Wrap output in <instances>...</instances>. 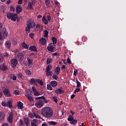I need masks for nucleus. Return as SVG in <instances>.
Wrapping results in <instances>:
<instances>
[{"instance_id":"b1692460","label":"nucleus","mask_w":126,"mask_h":126,"mask_svg":"<svg viewBox=\"0 0 126 126\" xmlns=\"http://www.w3.org/2000/svg\"><path fill=\"white\" fill-rule=\"evenodd\" d=\"M22 46L23 47V48H24V49H29V46L28 45H27V44H26V43L25 42H23L22 43Z\"/></svg>"},{"instance_id":"5fc2aeb1","label":"nucleus","mask_w":126,"mask_h":126,"mask_svg":"<svg viewBox=\"0 0 126 126\" xmlns=\"http://www.w3.org/2000/svg\"><path fill=\"white\" fill-rule=\"evenodd\" d=\"M35 81L34 79H31L30 83H32V84L35 83Z\"/></svg>"},{"instance_id":"37998d69","label":"nucleus","mask_w":126,"mask_h":126,"mask_svg":"<svg viewBox=\"0 0 126 126\" xmlns=\"http://www.w3.org/2000/svg\"><path fill=\"white\" fill-rule=\"evenodd\" d=\"M28 65H31L32 64V61L29 58H28Z\"/></svg>"},{"instance_id":"79ce46f5","label":"nucleus","mask_w":126,"mask_h":126,"mask_svg":"<svg viewBox=\"0 0 126 126\" xmlns=\"http://www.w3.org/2000/svg\"><path fill=\"white\" fill-rule=\"evenodd\" d=\"M58 123L56 122L51 121L49 123L50 125H52V126H56Z\"/></svg>"},{"instance_id":"338daca9","label":"nucleus","mask_w":126,"mask_h":126,"mask_svg":"<svg viewBox=\"0 0 126 126\" xmlns=\"http://www.w3.org/2000/svg\"><path fill=\"white\" fill-rule=\"evenodd\" d=\"M41 126H48V124L43 123V124H42V125H41Z\"/></svg>"},{"instance_id":"7c9ffc66","label":"nucleus","mask_w":126,"mask_h":126,"mask_svg":"<svg viewBox=\"0 0 126 126\" xmlns=\"http://www.w3.org/2000/svg\"><path fill=\"white\" fill-rule=\"evenodd\" d=\"M6 107H9V108H12V104L11 101H8L7 102Z\"/></svg>"},{"instance_id":"603ef678","label":"nucleus","mask_w":126,"mask_h":126,"mask_svg":"<svg viewBox=\"0 0 126 126\" xmlns=\"http://www.w3.org/2000/svg\"><path fill=\"white\" fill-rule=\"evenodd\" d=\"M14 94H15L16 95H19V91H17L16 90H15L13 92Z\"/></svg>"},{"instance_id":"49530a36","label":"nucleus","mask_w":126,"mask_h":126,"mask_svg":"<svg viewBox=\"0 0 126 126\" xmlns=\"http://www.w3.org/2000/svg\"><path fill=\"white\" fill-rule=\"evenodd\" d=\"M47 88L48 90H53V88H52V86L50 85H47Z\"/></svg>"},{"instance_id":"3c124183","label":"nucleus","mask_w":126,"mask_h":126,"mask_svg":"<svg viewBox=\"0 0 126 126\" xmlns=\"http://www.w3.org/2000/svg\"><path fill=\"white\" fill-rule=\"evenodd\" d=\"M36 100H38V99H43V100H45V96H42L41 97H36Z\"/></svg>"},{"instance_id":"6e6d98bb","label":"nucleus","mask_w":126,"mask_h":126,"mask_svg":"<svg viewBox=\"0 0 126 126\" xmlns=\"http://www.w3.org/2000/svg\"><path fill=\"white\" fill-rule=\"evenodd\" d=\"M67 63H71V61H70V59H69V58H68L67 59Z\"/></svg>"},{"instance_id":"a18cd8bd","label":"nucleus","mask_w":126,"mask_h":126,"mask_svg":"<svg viewBox=\"0 0 126 126\" xmlns=\"http://www.w3.org/2000/svg\"><path fill=\"white\" fill-rule=\"evenodd\" d=\"M52 59H51L50 58L47 59V64L51 63V62H52Z\"/></svg>"},{"instance_id":"de8ad7c7","label":"nucleus","mask_w":126,"mask_h":126,"mask_svg":"<svg viewBox=\"0 0 126 126\" xmlns=\"http://www.w3.org/2000/svg\"><path fill=\"white\" fill-rule=\"evenodd\" d=\"M79 91H80V88H76L75 90V91L74 92V93L75 94L76 93H77V92H79Z\"/></svg>"},{"instance_id":"e2e57ef3","label":"nucleus","mask_w":126,"mask_h":126,"mask_svg":"<svg viewBox=\"0 0 126 126\" xmlns=\"http://www.w3.org/2000/svg\"><path fill=\"white\" fill-rule=\"evenodd\" d=\"M17 77H16V76H13V77H12V79L13 80H16Z\"/></svg>"},{"instance_id":"423d86ee","label":"nucleus","mask_w":126,"mask_h":126,"mask_svg":"<svg viewBox=\"0 0 126 126\" xmlns=\"http://www.w3.org/2000/svg\"><path fill=\"white\" fill-rule=\"evenodd\" d=\"M27 26L30 28H34L36 26V24L34 22L28 21L27 23Z\"/></svg>"},{"instance_id":"7ed1b4c3","label":"nucleus","mask_w":126,"mask_h":126,"mask_svg":"<svg viewBox=\"0 0 126 126\" xmlns=\"http://www.w3.org/2000/svg\"><path fill=\"white\" fill-rule=\"evenodd\" d=\"M6 36H7L6 29L3 28L2 30L0 32V41H1L3 38H6Z\"/></svg>"},{"instance_id":"72a5a7b5","label":"nucleus","mask_w":126,"mask_h":126,"mask_svg":"<svg viewBox=\"0 0 126 126\" xmlns=\"http://www.w3.org/2000/svg\"><path fill=\"white\" fill-rule=\"evenodd\" d=\"M31 29V28H30L29 27H27V26L26 27L25 30L27 34H29V33H30Z\"/></svg>"},{"instance_id":"4d7b16f0","label":"nucleus","mask_w":126,"mask_h":126,"mask_svg":"<svg viewBox=\"0 0 126 126\" xmlns=\"http://www.w3.org/2000/svg\"><path fill=\"white\" fill-rule=\"evenodd\" d=\"M31 126H37L36 123H34V122H31Z\"/></svg>"},{"instance_id":"052dcab7","label":"nucleus","mask_w":126,"mask_h":126,"mask_svg":"<svg viewBox=\"0 0 126 126\" xmlns=\"http://www.w3.org/2000/svg\"><path fill=\"white\" fill-rule=\"evenodd\" d=\"M41 27V26L39 25V24H37L36 25V28H35V29H37L38 28H40V27Z\"/></svg>"},{"instance_id":"ddd939ff","label":"nucleus","mask_w":126,"mask_h":126,"mask_svg":"<svg viewBox=\"0 0 126 126\" xmlns=\"http://www.w3.org/2000/svg\"><path fill=\"white\" fill-rule=\"evenodd\" d=\"M18 62L16 59L11 60V64L12 66H16L17 65Z\"/></svg>"},{"instance_id":"a211bd4d","label":"nucleus","mask_w":126,"mask_h":126,"mask_svg":"<svg viewBox=\"0 0 126 126\" xmlns=\"http://www.w3.org/2000/svg\"><path fill=\"white\" fill-rule=\"evenodd\" d=\"M24 122L25 123L26 125L27 126L30 125V121L29 120V118H24Z\"/></svg>"},{"instance_id":"9d476101","label":"nucleus","mask_w":126,"mask_h":126,"mask_svg":"<svg viewBox=\"0 0 126 126\" xmlns=\"http://www.w3.org/2000/svg\"><path fill=\"white\" fill-rule=\"evenodd\" d=\"M3 93L6 97H10L11 94H10V92H9V90L7 89H5L3 91Z\"/></svg>"},{"instance_id":"2eb2a0df","label":"nucleus","mask_w":126,"mask_h":126,"mask_svg":"<svg viewBox=\"0 0 126 126\" xmlns=\"http://www.w3.org/2000/svg\"><path fill=\"white\" fill-rule=\"evenodd\" d=\"M64 93V92L62 88L60 89H57L55 90V93H56V94H63Z\"/></svg>"},{"instance_id":"680f3d73","label":"nucleus","mask_w":126,"mask_h":126,"mask_svg":"<svg viewBox=\"0 0 126 126\" xmlns=\"http://www.w3.org/2000/svg\"><path fill=\"white\" fill-rule=\"evenodd\" d=\"M29 117H30V118H31V119H33V118H34V115L31 114H29Z\"/></svg>"},{"instance_id":"0e129e2a","label":"nucleus","mask_w":126,"mask_h":126,"mask_svg":"<svg viewBox=\"0 0 126 126\" xmlns=\"http://www.w3.org/2000/svg\"><path fill=\"white\" fill-rule=\"evenodd\" d=\"M55 3L56 5H57V6H59V5H60V3L58 1H55Z\"/></svg>"},{"instance_id":"20e7f679","label":"nucleus","mask_w":126,"mask_h":126,"mask_svg":"<svg viewBox=\"0 0 126 126\" xmlns=\"http://www.w3.org/2000/svg\"><path fill=\"white\" fill-rule=\"evenodd\" d=\"M47 50L49 52H54L55 51V45L53 43L49 44L47 46Z\"/></svg>"},{"instance_id":"c03bdc74","label":"nucleus","mask_w":126,"mask_h":126,"mask_svg":"<svg viewBox=\"0 0 126 126\" xmlns=\"http://www.w3.org/2000/svg\"><path fill=\"white\" fill-rule=\"evenodd\" d=\"M53 99L55 103H58V98H57V96H56V95H54L53 96Z\"/></svg>"},{"instance_id":"0eeeda50","label":"nucleus","mask_w":126,"mask_h":126,"mask_svg":"<svg viewBox=\"0 0 126 126\" xmlns=\"http://www.w3.org/2000/svg\"><path fill=\"white\" fill-rule=\"evenodd\" d=\"M43 100H38L36 102L35 106H36L37 108H41V107H43Z\"/></svg>"},{"instance_id":"13d9d810","label":"nucleus","mask_w":126,"mask_h":126,"mask_svg":"<svg viewBox=\"0 0 126 126\" xmlns=\"http://www.w3.org/2000/svg\"><path fill=\"white\" fill-rule=\"evenodd\" d=\"M47 19H48V20L49 21H51V16H50V15H47Z\"/></svg>"},{"instance_id":"dca6fc26","label":"nucleus","mask_w":126,"mask_h":126,"mask_svg":"<svg viewBox=\"0 0 126 126\" xmlns=\"http://www.w3.org/2000/svg\"><path fill=\"white\" fill-rule=\"evenodd\" d=\"M17 57H18L19 61H21V62H22V60H23V59H24V55L22 53H18L17 54Z\"/></svg>"},{"instance_id":"473e14b6","label":"nucleus","mask_w":126,"mask_h":126,"mask_svg":"<svg viewBox=\"0 0 126 126\" xmlns=\"http://www.w3.org/2000/svg\"><path fill=\"white\" fill-rule=\"evenodd\" d=\"M51 39L53 41V45H56V43H57V38H56V37H52Z\"/></svg>"},{"instance_id":"6ab92c4d","label":"nucleus","mask_w":126,"mask_h":126,"mask_svg":"<svg viewBox=\"0 0 126 126\" xmlns=\"http://www.w3.org/2000/svg\"><path fill=\"white\" fill-rule=\"evenodd\" d=\"M60 71H61V68L59 66H57L55 69V72L56 74L59 75V74H60Z\"/></svg>"},{"instance_id":"412c9836","label":"nucleus","mask_w":126,"mask_h":126,"mask_svg":"<svg viewBox=\"0 0 126 126\" xmlns=\"http://www.w3.org/2000/svg\"><path fill=\"white\" fill-rule=\"evenodd\" d=\"M17 106L18 107V109H23V103L21 102V101H18L17 103Z\"/></svg>"},{"instance_id":"5701e85b","label":"nucleus","mask_w":126,"mask_h":126,"mask_svg":"<svg viewBox=\"0 0 126 126\" xmlns=\"http://www.w3.org/2000/svg\"><path fill=\"white\" fill-rule=\"evenodd\" d=\"M77 123H78V121L76 119H73L71 122H70V124L74 126L76 125Z\"/></svg>"},{"instance_id":"a878e982","label":"nucleus","mask_w":126,"mask_h":126,"mask_svg":"<svg viewBox=\"0 0 126 126\" xmlns=\"http://www.w3.org/2000/svg\"><path fill=\"white\" fill-rule=\"evenodd\" d=\"M35 81H36V82H37V83H38V84H39V85H40L41 86H43V85H44V83H43V81L40 79H36L35 80Z\"/></svg>"},{"instance_id":"58836bf2","label":"nucleus","mask_w":126,"mask_h":126,"mask_svg":"<svg viewBox=\"0 0 126 126\" xmlns=\"http://www.w3.org/2000/svg\"><path fill=\"white\" fill-rule=\"evenodd\" d=\"M34 116L36 119H41V116L37 113H34Z\"/></svg>"},{"instance_id":"ea45409f","label":"nucleus","mask_w":126,"mask_h":126,"mask_svg":"<svg viewBox=\"0 0 126 126\" xmlns=\"http://www.w3.org/2000/svg\"><path fill=\"white\" fill-rule=\"evenodd\" d=\"M45 3H46V6H48V7H50V5H49L50 4V0H45Z\"/></svg>"},{"instance_id":"4c0bfd02","label":"nucleus","mask_w":126,"mask_h":126,"mask_svg":"<svg viewBox=\"0 0 126 126\" xmlns=\"http://www.w3.org/2000/svg\"><path fill=\"white\" fill-rule=\"evenodd\" d=\"M26 73L29 76H31V71H30L29 70H26Z\"/></svg>"},{"instance_id":"f03ea898","label":"nucleus","mask_w":126,"mask_h":126,"mask_svg":"<svg viewBox=\"0 0 126 126\" xmlns=\"http://www.w3.org/2000/svg\"><path fill=\"white\" fill-rule=\"evenodd\" d=\"M7 17L8 19L12 20V21H16V19H17V14L8 13L7 14Z\"/></svg>"},{"instance_id":"864d4df0","label":"nucleus","mask_w":126,"mask_h":126,"mask_svg":"<svg viewBox=\"0 0 126 126\" xmlns=\"http://www.w3.org/2000/svg\"><path fill=\"white\" fill-rule=\"evenodd\" d=\"M32 122L34 124H36L37 125V124L38 123V120L37 119H33L32 121Z\"/></svg>"},{"instance_id":"c9c22d12","label":"nucleus","mask_w":126,"mask_h":126,"mask_svg":"<svg viewBox=\"0 0 126 126\" xmlns=\"http://www.w3.org/2000/svg\"><path fill=\"white\" fill-rule=\"evenodd\" d=\"M46 73L47 76H52V75H53V72L52 71L46 72Z\"/></svg>"},{"instance_id":"774afa93","label":"nucleus","mask_w":126,"mask_h":126,"mask_svg":"<svg viewBox=\"0 0 126 126\" xmlns=\"http://www.w3.org/2000/svg\"><path fill=\"white\" fill-rule=\"evenodd\" d=\"M2 126H8V124L6 123H4L2 125Z\"/></svg>"},{"instance_id":"8fccbe9b","label":"nucleus","mask_w":126,"mask_h":126,"mask_svg":"<svg viewBox=\"0 0 126 126\" xmlns=\"http://www.w3.org/2000/svg\"><path fill=\"white\" fill-rule=\"evenodd\" d=\"M20 124L19 126H23V121L22 120L20 119L19 121Z\"/></svg>"},{"instance_id":"aec40b11","label":"nucleus","mask_w":126,"mask_h":126,"mask_svg":"<svg viewBox=\"0 0 126 126\" xmlns=\"http://www.w3.org/2000/svg\"><path fill=\"white\" fill-rule=\"evenodd\" d=\"M30 51H32V52H36L37 49H36V46L35 45H32L29 47Z\"/></svg>"},{"instance_id":"e433bc0d","label":"nucleus","mask_w":126,"mask_h":126,"mask_svg":"<svg viewBox=\"0 0 126 126\" xmlns=\"http://www.w3.org/2000/svg\"><path fill=\"white\" fill-rule=\"evenodd\" d=\"M73 116L69 115L67 119V121H68V122H71L72 120H73Z\"/></svg>"},{"instance_id":"a19ab883","label":"nucleus","mask_w":126,"mask_h":126,"mask_svg":"<svg viewBox=\"0 0 126 126\" xmlns=\"http://www.w3.org/2000/svg\"><path fill=\"white\" fill-rule=\"evenodd\" d=\"M52 78H53V79H55V80H57V79H59V77L57 75L53 74L52 76Z\"/></svg>"},{"instance_id":"c85d7f7f","label":"nucleus","mask_w":126,"mask_h":126,"mask_svg":"<svg viewBox=\"0 0 126 126\" xmlns=\"http://www.w3.org/2000/svg\"><path fill=\"white\" fill-rule=\"evenodd\" d=\"M0 69H1V70H6L7 69V67L5 65H2L0 66Z\"/></svg>"},{"instance_id":"f704fd0d","label":"nucleus","mask_w":126,"mask_h":126,"mask_svg":"<svg viewBox=\"0 0 126 126\" xmlns=\"http://www.w3.org/2000/svg\"><path fill=\"white\" fill-rule=\"evenodd\" d=\"M48 35H49V32L47 30H45L44 32V37L45 38H47V37H48Z\"/></svg>"},{"instance_id":"f8f14e48","label":"nucleus","mask_w":126,"mask_h":126,"mask_svg":"<svg viewBox=\"0 0 126 126\" xmlns=\"http://www.w3.org/2000/svg\"><path fill=\"white\" fill-rule=\"evenodd\" d=\"M32 90L35 96L40 95V93L38 91H37V90H36V89L35 88V87H32Z\"/></svg>"},{"instance_id":"cd10ccee","label":"nucleus","mask_w":126,"mask_h":126,"mask_svg":"<svg viewBox=\"0 0 126 126\" xmlns=\"http://www.w3.org/2000/svg\"><path fill=\"white\" fill-rule=\"evenodd\" d=\"M26 96L27 97L29 101H30L31 102H33V101H34V99L33 98V97H32L31 95H26Z\"/></svg>"},{"instance_id":"1a4fd4ad","label":"nucleus","mask_w":126,"mask_h":126,"mask_svg":"<svg viewBox=\"0 0 126 126\" xmlns=\"http://www.w3.org/2000/svg\"><path fill=\"white\" fill-rule=\"evenodd\" d=\"M39 42L42 45L45 46V45H47V40L44 37L39 39Z\"/></svg>"},{"instance_id":"bf43d9fd","label":"nucleus","mask_w":126,"mask_h":126,"mask_svg":"<svg viewBox=\"0 0 126 126\" xmlns=\"http://www.w3.org/2000/svg\"><path fill=\"white\" fill-rule=\"evenodd\" d=\"M29 36L30 37H31V38H33V36H34V33H30Z\"/></svg>"},{"instance_id":"6e6552de","label":"nucleus","mask_w":126,"mask_h":126,"mask_svg":"<svg viewBox=\"0 0 126 126\" xmlns=\"http://www.w3.org/2000/svg\"><path fill=\"white\" fill-rule=\"evenodd\" d=\"M36 2L35 1H31L28 4V8L29 9H34L33 6H34Z\"/></svg>"},{"instance_id":"39448f33","label":"nucleus","mask_w":126,"mask_h":126,"mask_svg":"<svg viewBox=\"0 0 126 126\" xmlns=\"http://www.w3.org/2000/svg\"><path fill=\"white\" fill-rule=\"evenodd\" d=\"M13 116L14 114L13 112H10L7 118V120L9 123H12V121H13Z\"/></svg>"},{"instance_id":"9b49d317","label":"nucleus","mask_w":126,"mask_h":126,"mask_svg":"<svg viewBox=\"0 0 126 126\" xmlns=\"http://www.w3.org/2000/svg\"><path fill=\"white\" fill-rule=\"evenodd\" d=\"M5 118V114L4 112L1 111L0 112V122H3Z\"/></svg>"},{"instance_id":"4468645a","label":"nucleus","mask_w":126,"mask_h":126,"mask_svg":"<svg viewBox=\"0 0 126 126\" xmlns=\"http://www.w3.org/2000/svg\"><path fill=\"white\" fill-rule=\"evenodd\" d=\"M16 9V12L17 14H19V13L21 12V11H22V10H23V9L22 8V7L19 5L17 6Z\"/></svg>"},{"instance_id":"4be33fe9","label":"nucleus","mask_w":126,"mask_h":126,"mask_svg":"<svg viewBox=\"0 0 126 126\" xmlns=\"http://www.w3.org/2000/svg\"><path fill=\"white\" fill-rule=\"evenodd\" d=\"M11 43L9 41H7L5 42V45L7 49H10L11 47Z\"/></svg>"},{"instance_id":"2f4dec72","label":"nucleus","mask_w":126,"mask_h":126,"mask_svg":"<svg viewBox=\"0 0 126 126\" xmlns=\"http://www.w3.org/2000/svg\"><path fill=\"white\" fill-rule=\"evenodd\" d=\"M76 82L77 83L76 87L77 88H79V87H80L81 86V83H80V82H79L78 81V80H77V79H76Z\"/></svg>"},{"instance_id":"09e8293b","label":"nucleus","mask_w":126,"mask_h":126,"mask_svg":"<svg viewBox=\"0 0 126 126\" xmlns=\"http://www.w3.org/2000/svg\"><path fill=\"white\" fill-rule=\"evenodd\" d=\"M6 104H7V102H5L4 101H2L1 103V105L2 106H3V107H6Z\"/></svg>"},{"instance_id":"f257e3e1","label":"nucleus","mask_w":126,"mask_h":126,"mask_svg":"<svg viewBox=\"0 0 126 126\" xmlns=\"http://www.w3.org/2000/svg\"><path fill=\"white\" fill-rule=\"evenodd\" d=\"M41 114L43 117L47 119H51L54 115L53 109L49 107H45L42 109Z\"/></svg>"},{"instance_id":"c756f323","label":"nucleus","mask_w":126,"mask_h":126,"mask_svg":"<svg viewBox=\"0 0 126 126\" xmlns=\"http://www.w3.org/2000/svg\"><path fill=\"white\" fill-rule=\"evenodd\" d=\"M42 21L44 24H48V23H49L48 20H47V19L45 18V16L43 17Z\"/></svg>"},{"instance_id":"f3484780","label":"nucleus","mask_w":126,"mask_h":126,"mask_svg":"<svg viewBox=\"0 0 126 126\" xmlns=\"http://www.w3.org/2000/svg\"><path fill=\"white\" fill-rule=\"evenodd\" d=\"M50 85L52 87H56V86H58V82L56 81H52L50 82Z\"/></svg>"},{"instance_id":"393cba45","label":"nucleus","mask_w":126,"mask_h":126,"mask_svg":"<svg viewBox=\"0 0 126 126\" xmlns=\"http://www.w3.org/2000/svg\"><path fill=\"white\" fill-rule=\"evenodd\" d=\"M52 70V65H48L45 69V72H48V71H51Z\"/></svg>"},{"instance_id":"bb28decb","label":"nucleus","mask_w":126,"mask_h":126,"mask_svg":"<svg viewBox=\"0 0 126 126\" xmlns=\"http://www.w3.org/2000/svg\"><path fill=\"white\" fill-rule=\"evenodd\" d=\"M26 92L27 93L26 95H29V96H31V95L33 94L32 91H31L30 90H26Z\"/></svg>"},{"instance_id":"69168bd1","label":"nucleus","mask_w":126,"mask_h":126,"mask_svg":"<svg viewBox=\"0 0 126 126\" xmlns=\"http://www.w3.org/2000/svg\"><path fill=\"white\" fill-rule=\"evenodd\" d=\"M15 9L14 8V7L11 6V7H10V10H11V11H14Z\"/></svg>"}]
</instances>
